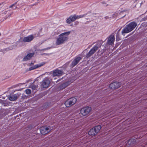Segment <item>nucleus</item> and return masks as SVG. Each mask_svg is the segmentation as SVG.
<instances>
[{"mask_svg":"<svg viewBox=\"0 0 147 147\" xmlns=\"http://www.w3.org/2000/svg\"><path fill=\"white\" fill-rule=\"evenodd\" d=\"M70 33V31L63 33L60 34L56 42L57 45H59L63 43L68 38V36Z\"/></svg>","mask_w":147,"mask_h":147,"instance_id":"obj_1","label":"nucleus"},{"mask_svg":"<svg viewBox=\"0 0 147 147\" xmlns=\"http://www.w3.org/2000/svg\"><path fill=\"white\" fill-rule=\"evenodd\" d=\"M137 24L135 22H132L127 24L122 30V33H126L133 30L137 26Z\"/></svg>","mask_w":147,"mask_h":147,"instance_id":"obj_2","label":"nucleus"},{"mask_svg":"<svg viewBox=\"0 0 147 147\" xmlns=\"http://www.w3.org/2000/svg\"><path fill=\"white\" fill-rule=\"evenodd\" d=\"M87 15L86 14L81 15L79 16H76V14L70 16L66 20V22L67 23L70 24L72 22L74 21L77 19H78L84 17Z\"/></svg>","mask_w":147,"mask_h":147,"instance_id":"obj_3","label":"nucleus"},{"mask_svg":"<svg viewBox=\"0 0 147 147\" xmlns=\"http://www.w3.org/2000/svg\"><path fill=\"white\" fill-rule=\"evenodd\" d=\"M77 101V99L75 97H72L67 99L65 102L66 107H68L74 105Z\"/></svg>","mask_w":147,"mask_h":147,"instance_id":"obj_4","label":"nucleus"},{"mask_svg":"<svg viewBox=\"0 0 147 147\" xmlns=\"http://www.w3.org/2000/svg\"><path fill=\"white\" fill-rule=\"evenodd\" d=\"M50 82L49 80L47 78H45L40 82L41 88H47L49 86Z\"/></svg>","mask_w":147,"mask_h":147,"instance_id":"obj_5","label":"nucleus"},{"mask_svg":"<svg viewBox=\"0 0 147 147\" xmlns=\"http://www.w3.org/2000/svg\"><path fill=\"white\" fill-rule=\"evenodd\" d=\"M91 111V107H86L82 108L80 110V113L83 116L88 115Z\"/></svg>","mask_w":147,"mask_h":147,"instance_id":"obj_6","label":"nucleus"},{"mask_svg":"<svg viewBox=\"0 0 147 147\" xmlns=\"http://www.w3.org/2000/svg\"><path fill=\"white\" fill-rule=\"evenodd\" d=\"M49 126H43L41 127L40 130V133L42 135H45L49 132L50 130L49 129Z\"/></svg>","mask_w":147,"mask_h":147,"instance_id":"obj_7","label":"nucleus"},{"mask_svg":"<svg viewBox=\"0 0 147 147\" xmlns=\"http://www.w3.org/2000/svg\"><path fill=\"white\" fill-rule=\"evenodd\" d=\"M121 82H114L109 85V87L111 89H115L119 88L121 86Z\"/></svg>","mask_w":147,"mask_h":147,"instance_id":"obj_8","label":"nucleus"},{"mask_svg":"<svg viewBox=\"0 0 147 147\" xmlns=\"http://www.w3.org/2000/svg\"><path fill=\"white\" fill-rule=\"evenodd\" d=\"M98 47L97 46H94L92 47L86 55V57L88 58L93 55L98 50Z\"/></svg>","mask_w":147,"mask_h":147,"instance_id":"obj_9","label":"nucleus"},{"mask_svg":"<svg viewBox=\"0 0 147 147\" xmlns=\"http://www.w3.org/2000/svg\"><path fill=\"white\" fill-rule=\"evenodd\" d=\"M34 36L32 34L29 35L23 38V41L24 42H29L32 41L34 38Z\"/></svg>","mask_w":147,"mask_h":147,"instance_id":"obj_10","label":"nucleus"},{"mask_svg":"<svg viewBox=\"0 0 147 147\" xmlns=\"http://www.w3.org/2000/svg\"><path fill=\"white\" fill-rule=\"evenodd\" d=\"M136 140L131 139L128 141L126 143V146L128 147H131L135 145L136 144Z\"/></svg>","mask_w":147,"mask_h":147,"instance_id":"obj_11","label":"nucleus"},{"mask_svg":"<svg viewBox=\"0 0 147 147\" xmlns=\"http://www.w3.org/2000/svg\"><path fill=\"white\" fill-rule=\"evenodd\" d=\"M71 83L70 81H68L61 84L59 87L58 89L60 90H63L66 88Z\"/></svg>","mask_w":147,"mask_h":147,"instance_id":"obj_12","label":"nucleus"},{"mask_svg":"<svg viewBox=\"0 0 147 147\" xmlns=\"http://www.w3.org/2000/svg\"><path fill=\"white\" fill-rule=\"evenodd\" d=\"M81 59V57H80L75 58L72 62L71 65V67H73L76 65L79 62Z\"/></svg>","mask_w":147,"mask_h":147,"instance_id":"obj_13","label":"nucleus"},{"mask_svg":"<svg viewBox=\"0 0 147 147\" xmlns=\"http://www.w3.org/2000/svg\"><path fill=\"white\" fill-rule=\"evenodd\" d=\"M115 38L113 35H111L109 37L107 43L108 44L112 45L115 41Z\"/></svg>","mask_w":147,"mask_h":147,"instance_id":"obj_14","label":"nucleus"},{"mask_svg":"<svg viewBox=\"0 0 147 147\" xmlns=\"http://www.w3.org/2000/svg\"><path fill=\"white\" fill-rule=\"evenodd\" d=\"M34 53L28 54L27 55L24 57L23 61H26L30 59L34 55Z\"/></svg>","mask_w":147,"mask_h":147,"instance_id":"obj_15","label":"nucleus"},{"mask_svg":"<svg viewBox=\"0 0 147 147\" xmlns=\"http://www.w3.org/2000/svg\"><path fill=\"white\" fill-rule=\"evenodd\" d=\"M63 71L62 70L56 69L53 71V76H60L62 74Z\"/></svg>","mask_w":147,"mask_h":147,"instance_id":"obj_16","label":"nucleus"},{"mask_svg":"<svg viewBox=\"0 0 147 147\" xmlns=\"http://www.w3.org/2000/svg\"><path fill=\"white\" fill-rule=\"evenodd\" d=\"M18 94H10L8 97L9 100L11 101H15L18 98Z\"/></svg>","mask_w":147,"mask_h":147,"instance_id":"obj_17","label":"nucleus"},{"mask_svg":"<svg viewBox=\"0 0 147 147\" xmlns=\"http://www.w3.org/2000/svg\"><path fill=\"white\" fill-rule=\"evenodd\" d=\"M88 134L92 136H94L97 134L93 128L91 129L88 132Z\"/></svg>","mask_w":147,"mask_h":147,"instance_id":"obj_18","label":"nucleus"},{"mask_svg":"<svg viewBox=\"0 0 147 147\" xmlns=\"http://www.w3.org/2000/svg\"><path fill=\"white\" fill-rule=\"evenodd\" d=\"M42 65H35L33 67H29L28 69V70L29 71H31L32 70H33V69H36V68H37L40 66H41Z\"/></svg>","mask_w":147,"mask_h":147,"instance_id":"obj_19","label":"nucleus"},{"mask_svg":"<svg viewBox=\"0 0 147 147\" xmlns=\"http://www.w3.org/2000/svg\"><path fill=\"white\" fill-rule=\"evenodd\" d=\"M93 128L94 129V130L95 131L96 133L97 134L100 131L101 128V127L100 125H98L95 126Z\"/></svg>","mask_w":147,"mask_h":147,"instance_id":"obj_20","label":"nucleus"},{"mask_svg":"<svg viewBox=\"0 0 147 147\" xmlns=\"http://www.w3.org/2000/svg\"><path fill=\"white\" fill-rule=\"evenodd\" d=\"M31 88L33 90H35L38 88V86L34 84H32L31 86Z\"/></svg>","mask_w":147,"mask_h":147,"instance_id":"obj_21","label":"nucleus"},{"mask_svg":"<svg viewBox=\"0 0 147 147\" xmlns=\"http://www.w3.org/2000/svg\"><path fill=\"white\" fill-rule=\"evenodd\" d=\"M25 92L26 94H29L31 93V90L29 89H26Z\"/></svg>","mask_w":147,"mask_h":147,"instance_id":"obj_22","label":"nucleus"},{"mask_svg":"<svg viewBox=\"0 0 147 147\" xmlns=\"http://www.w3.org/2000/svg\"><path fill=\"white\" fill-rule=\"evenodd\" d=\"M16 3H15L12 4L11 5H10V6L9 7V8H11L14 5H15Z\"/></svg>","mask_w":147,"mask_h":147,"instance_id":"obj_23","label":"nucleus"},{"mask_svg":"<svg viewBox=\"0 0 147 147\" xmlns=\"http://www.w3.org/2000/svg\"><path fill=\"white\" fill-rule=\"evenodd\" d=\"M79 23V22L78 21H76L75 22V25H77Z\"/></svg>","mask_w":147,"mask_h":147,"instance_id":"obj_24","label":"nucleus"},{"mask_svg":"<svg viewBox=\"0 0 147 147\" xmlns=\"http://www.w3.org/2000/svg\"><path fill=\"white\" fill-rule=\"evenodd\" d=\"M105 19L107 20L109 18V17L108 16H106L105 17Z\"/></svg>","mask_w":147,"mask_h":147,"instance_id":"obj_25","label":"nucleus"},{"mask_svg":"<svg viewBox=\"0 0 147 147\" xmlns=\"http://www.w3.org/2000/svg\"><path fill=\"white\" fill-rule=\"evenodd\" d=\"M16 7H15V9H16Z\"/></svg>","mask_w":147,"mask_h":147,"instance_id":"obj_26","label":"nucleus"},{"mask_svg":"<svg viewBox=\"0 0 147 147\" xmlns=\"http://www.w3.org/2000/svg\"><path fill=\"white\" fill-rule=\"evenodd\" d=\"M10 16H11V14L10 15H9Z\"/></svg>","mask_w":147,"mask_h":147,"instance_id":"obj_27","label":"nucleus"}]
</instances>
